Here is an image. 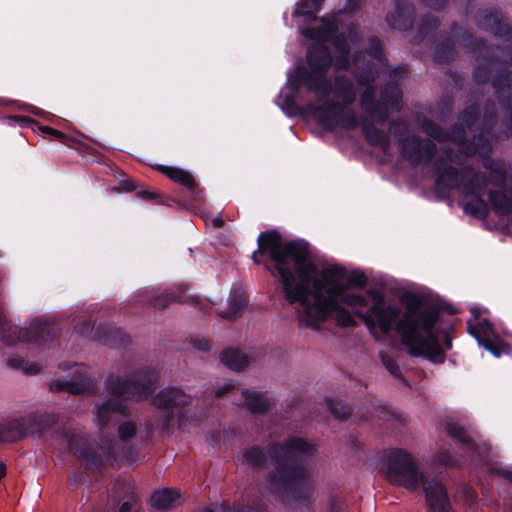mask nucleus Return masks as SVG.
<instances>
[{
    "label": "nucleus",
    "mask_w": 512,
    "mask_h": 512,
    "mask_svg": "<svg viewBox=\"0 0 512 512\" xmlns=\"http://www.w3.org/2000/svg\"><path fill=\"white\" fill-rule=\"evenodd\" d=\"M258 254L272 261L301 326L318 329L329 319L351 326L355 320L349 308H354L375 339H385L395 331L413 356L442 362L451 348L448 334L443 335L445 343L440 342L439 309L419 296L404 295L399 305L378 288L364 291L368 279L362 271L348 272L335 263L316 262L307 243L284 241L276 232L258 237V251L252 255L255 263H259Z\"/></svg>",
    "instance_id": "nucleus-1"
},
{
    "label": "nucleus",
    "mask_w": 512,
    "mask_h": 512,
    "mask_svg": "<svg viewBox=\"0 0 512 512\" xmlns=\"http://www.w3.org/2000/svg\"><path fill=\"white\" fill-rule=\"evenodd\" d=\"M307 61V71L297 68L288 74L286 86L278 97L281 109L290 116L297 112V92L304 84L316 96L315 102L305 108L307 116L313 117L328 129L355 127L357 119L349 109L356 97L353 84L343 78H336L334 83L328 81L327 71L331 65L334 66L332 57L320 56L314 50L308 51Z\"/></svg>",
    "instance_id": "nucleus-2"
},
{
    "label": "nucleus",
    "mask_w": 512,
    "mask_h": 512,
    "mask_svg": "<svg viewBox=\"0 0 512 512\" xmlns=\"http://www.w3.org/2000/svg\"><path fill=\"white\" fill-rule=\"evenodd\" d=\"M319 11L317 0H299L292 13L297 19L300 33L313 40L309 51H317L323 57H332L336 69L348 68L358 60V33L350 26H339L337 16L316 18Z\"/></svg>",
    "instance_id": "nucleus-3"
},
{
    "label": "nucleus",
    "mask_w": 512,
    "mask_h": 512,
    "mask_svg": "<svg viewBox=\"0 0 512 512\" xmlns=\"http://www.w3.org/2000/svg\"><path fill=\"white\" fill-rule=\"evenodd\" d=\"M315 446L300 437H292L283 445H273L270 456L273 461L271 470L260 485L264 494H270L284 504H292L303 483L311 475L310 468L298 463L300 456H310L315 452Z\"/></svg>",
    "instance_id": "nucleus-4"
},
{
    "label": "nucleus",
    "mask_w": 512,
    "mask_h": 512,
    "mask_svg": "<svg viewBox=\"0 0 512 512\" xmlns=\"http://www.w3.org/2000/svg\"><path fill=\"white\" fill-rule=\"evenodd\" d=\"M155 378L156 372L151 368H139L125 379L112 376L107 383L111 398L96 403L93 410V422L99 430L106 429L116 414L124 412L122 400L147 399L153 392Z\"/></svg>",
    "instance_id": "nucleus-5"
},
{
    "label": "nucleus",
    "mask_w": 512,
    "mask_h": 512,
    "mask_svg": "<svg viewBox=\"0 0 512 512\" xmlns=\"http://www.w3.org/2000/svg\"><path fill=\"white\" fill-rule=\"evenodd\" d=\"M458 161L459 157L448 151H445V158L437 159V184L439 187L457 188L466 196H471V200L464 204V210L474 216L483 217L487 213V205L481 198L484 178L469 167L459 174L453 166Z\"/></svg>",
    "instance_id": "nucleus-6"
},
{
    "label": "nucleus",
    "mask_w": 512,
    "mask_h": 512,
    "mask_svg": "<svg viewBox=\"0 0 512 512\" xmlns=\"http://www.w3.org/2000/svg\"><path fill=\"white\" fill-rule=\"evenodd\" d=\"M158 409L157 422L162 429H169L185 419H192L198 414L199 400L177 387H166L152 399Z\"/></svg>",
    "instance_id": "nucleus-7"
},
{
    "label": "nucleus",
    "mask_w": 512,
    "mask_h": 512,
    "mask_svg": "<svg viewBox=\"0 0 512 512\" xmlns=\"http://www.w3.org/2000/svg\"><path fill=\"white\" fill-rule=\"evenodd\" d=\"M57 331V325L49 320H34L29 327L23 329L7 323L0 314V340L8 346L27 342L42 351L56 337Z\"/></svg>",
    "instance_id": "nucleus-8"
},
{
    "label": "nucleus",
    "mask_w": 512,
    "mask_h": 512,
    "mask_svg": "<svg viewBox=\"0 0 512 512\" xmlns=\"http://www.w3.org/2000/svg\"><path fill=\"white\" fill-rule=\"evenodd\" d=\"M384 472L389 482L408 490L418 489L428 477L414 457L402 449H393L386 454Z\"/></svg>",
    "instance_id": "nucleus-9"
},
{
    "label": "nucleus",
    "mask_w": 512,
    "mask_h": 512,
    "mask_svg": "<svg viewBox=\"0 0 512 512\" xmlns=\"http://www.w3.org/2000/svg\"><path fill=\"white\" fill-rule=\"evenodd\" d=\"M63 443L78 457L93 464H113L122 460L119 453L120 447L113 439L102 438L94 449L87 450L83 447L84 439L75 430H64L61 433Z\"/></svg>",
    "instance_id": "nucleus-10"
},
{
    "label": "nucleus",
    "mask_w": 512,
    "mask_h": 512,
    "mask_svg": "<svg viewBox=\"0 0 512 512\" xmlns=\"http://www.w3.org/2000/svg\"><path fill=\"white\" fill-rule=\"evenodd\" d=\"M473 319L468 321V332L494 357H500L502 354H509L511 349L492 328L490 322L481 318L482 310L477 307L471 308Z\"/></svg>",
    "instance_id": "nucleus-11"
},
{
    "label": "nucleus",
    "mask_w": 512,
    "mask_h": 512,
    "mask_svg": "<svg viewBox=\"0 0 512 512\" xmlns=\"http://www.w3.org/2000/svg\"><path fill=\"white\" fill-rule=\"evenodd\" d=\"M59 371L68 374L59 375L50 383L52 391H67L79 394L90 391L94 387V377L90 369L83 364H60Z\"/></svg>",
    "instance_id": "nucleus-12"
},
{
    "label": "nucleus",
    "mask_w": 512,
    "mask_h": 512,
    "mask_svg": "<svg viewBox=\"0 0 512 512\" xmlns=\"http://www.w3.org/2000/svg\"><path fill=\"white\" fill-rule=\"evenodd\" d=\"M364 62H366V66L363 73L357 76V81L360 85L367 86L361 95L360 101L367 111H371L373 108L374 89L369 84L375 79V75L378 74L379 70L385 66L378 41L371 40V50L364 56Z\"/></svg>",
    "instance_id": "nucleus-13"
},
{
    "label": "nucleus",
    "mask_w": 512,
    "mask_h": 512,
    "mask_svg": "<svg viewBox=\"0 0 512 512\" xmlns=\"http://www.w3.org/2000/svg\"><path fill=\"white\" fill-rule=\"evenodd\" d=\"M35 422L33 415H24L9 419L0 424V443L15 442L25 437Z\"/></svg>",
    "instance_id": "nucleus-14"
},
{
    "label": "nucleus",
    "mask_w": 512,
    "mask_h": 512,
    "mask_svg": "<svg viewBox=\"0 0 512 512\" xmlns=\"http://www.w3.org/2000/svg\"><path fill=\"white\" fill-rule=\"evenodd\" d=\"M421 486L424 488L431 512H451L450 501L443 484L439 480L434 478L429 480L428 476Z\"/></svg>",
    "instance_id": "nucleus-15"
},
{
    "label": "nucleus",
    "mask_w": 512,
    "mask_h": 512,
    "mask_svg": "<svg viewBox=\"0 0 512 512\" xmlns=\"http://www.w3.org/2000/svg\"><path fill=\"white\" fill-rule=\"evenodd\" d=\"M434 146L430 141L421 142L418 138L412 137L403 143L404 155L413 163L424 160H432Z\"/></svg>",
    "instance_id": "nucleus-16"
},
{
    "label": "nucleus",
    "mask_w": 512,
    "mask_h": 512,
    "mask_svg": "<svg viewBox=\"0 0 512 512\" xmlns=\"http://www.w3.org/2000/svg\"><path fill=\"white\" fill-rule=\"evenodd\" d=\"M239 396V399H235V402L247 407L253 413H262L272 404L267 395L252 390H241Z\"/></svg>",
    "instance_id": "nucleus-17"
},
{
    "label": "nucleus",
    "mask_w": 512,
    "mask_h": 512,
    "mask_svg": "<svg viewBox=\"0 0 512 512\" xmlns=\"http://www.w3.org/2000/svg\"><path fill=\"white\" fill-rule=\"evenodd\" d=\"M150 502L155 509H171L180 502V494L177 490L172 489L159 490L152 494Z\"/></svg>",
    "instance_id": "nucleus-18"
},
{
    "label": "nucleus",
    "mask_w": 512,
    "mask_h": 512,
    "mask_svg": "<svg viewBox=\"0 0 512 512\" xmlns=\"http://www.w3.org/2000/svg\"><path fill=\"white\" fill-rule=\"evenodd\" d=\"M446 431L448 435L457 440L464 447H467L469 451L475 452L479 456H483L486 451V447L478 446L475 441L458 425L450 423L446 426Z\"/></svg>",
    "instance_id": "nucleus-19"
},
{
    "label": "nucleus",
    "mask_w": 512,
    "mask_h": 512,
    "mask_svg": "<svg viewBox=\"0 0 512 512\" xmlns=\"http://www.w3.org/2000/svg\"><path fill=\"white\" fill-rule=\"evenodd\" d=\"M221 362L231 370L241 371L248 367L249 359L238 349L229 348L221 353Z\"/></svg>",
    "instance_id": "nucleus-20"
},
{
    "label": "nucleus",
    "mask_w": 512,
    "mask_h": 512,
    "mask_svg": "<svg viewBox=\"0 0 512 512\" xmlns=\"http://www.w3.org/2000/svg\"><path fill=\"white\" fill-rule=\"evenodd\" d=\"M388 24L398 30H405L411 26V12L408 5H400L387 16Z\"/></svg>",
    "instance_id": "nucleus-21"
},
{
    "label": "nucleus",
    "mask_w": 512,
    "mask_h": 512,
    "mask_svg": "<svg viewBox=\"0 0 512 512\" xmlns=\"http://www.w3.org/2000/svg\"><path fill=\"white\" fill-rule=\"evenodd\" d=\"M6 365L13 370L20 371L27 375H34L42 369V364L26 361L22 357L16 355H9L6 358Z\"/></svg>",
    "instance_id": "nucleus-22"
},
{
    "label": "nucleus",
    "mask_w": 512,
    "mask_h": 512,
    "mask_svg": "<svg viewBox=\"0 0 512 512\" xmlns=\"http://www.w3.org/2000/svg\"><path fill=\"white\" fill-rule=\"evenodd\" d=\"M244 304L245 299L243 295H234L225 306L219 308L218 314L225 319H235L241 314Z\"/></svg>",
    "instance_id": "nucleus-23"
},
{
    "label": "nucleus",
    "mask_w": 512,
    "mask_h": 512,
    "mask_svg": "<svg viewBox=\"0 0 512 512\" xmlns=\"http://www.w3.org/2000/svg\"><path fill=\"white\" fill-rule=\"evenodd\" d=\"M157 169L175 182L189 188L193 186L194 179L188 171L170 166H158Z\"/></svg>",
    "instance_id": "nucleus-24"
},
{
    "label": "nucleus",
    "mask_w": 512,
    "mask_h": 512,
    "mask_svg": "<svg viewBox=\"0 0 512 512\" xmlns=\"http://www.w3.org/2000/svg\"><path fill=\"white\" fill-rule=\"evenodd\" d=\"M137 432V426L134 422L126 420L118 426V436L121 441H128L132 439Z\"/></svg>",
    "instance_id": "nucleus-25"
},
{
    "label": "nucleus",
    "mask_w": 512,
    "mask_h": 512,
    "mask_svg": "<svg viewBox=\"0 0 512 512\" xmlns=\"http://www.w3.org/2000/svg\"><path fill=\"white\" fill-rule=\"evenodd\" d=\"M264 454L258 448H251L247 450L244 454V461L253 466H258L264 461Z\"/></svg>",
    "instance_id": "nucleus-26"
},
{
    "label": "nucleus",
    "mask_w": 512,
    "mask_h": 512,
    "mask_svg": "<svg viewBox=\"0 0 512 512\" xmlns=\"http://www.w3.org/2000/svg\"><path fill=\"white\" fill-rule=\"evenodd\" d=\"M329 407L333 415L338 419H345L350 414L349 408L341 403H330Z\"/></svg>",
    "instance_id": "nucleus-27"
},
{
    "label": "nucleus",
    "mask_w": 512,
    "mask_h": 512,
    "mask_svg": "<svg viewBox=\"0 0 512 512\" xmlns=\"http://www.w3.org/2000/svg\"><path fill=\"white\" fill-rule=\"evenodd\" d=\"M424 130L427 135L431 136L434 139L442 140L444 138L441 129L433 123H427L424 126Z\"/></svg>",
    "instance_id": "nucleus-28"
},
{
    "label": "nucleus",
    "mask_w": 512,
    "mask_h": 512,
    "mask_svg": "<svg viewBox=\"0 0 512 512\" xmlns=\"http://www.w3.org/2000/svg\"><path fill=\"white\" fill-rule=\"evenodd\" d=\"M436 461L446 466H452L457 463V461L452 459L448 451H441L440 453H438L436 456Z\"/></svg>",
    "instance_id": "nucleus-29"
},
{
    "label": "nucleus",
    "mask_w": 512,
    "mask_h": 512,
    "mask_svg": "<svg viewBox=\"0 0 512 512\" xmlns=\"http://www.w3.org/2000/svg\"><path fill=\"white\" fill-rule=\"evenodd\" d=\"M228 391H232L234 395H238V394L240 395V392H241V390L240 389H236L232 383H226L224 385L218 386L215 389V394L217 396H221V395L225 394Z\"/></svg>",
    "instance_id": "nucleus-30"
},
{
    "label": "nucleus",
    "mask_w": 512,
    "mask_h": 512,
    "mask_svg": "<svg viewBox=\"0 0 512 512\" xmlns=\"http://www.w3.org/2000/svg\"><path fill=\"white\" fill-rule=\"evenodd\" d=\"M381 359H382L383 364L386 366V368L392 374L397 375L399 373V369H398L397 365L394 363V361L390 357H388L386 355H382Z\"/></svg>",
    "instance_id": "nucleus-31"
},
{
    "label": "nucleus",
    "mask_w": 512,
    "mask_h": 512,
    "mask_svg": "<svg viewBox=\"0 0 512 512\" xmlns=\"http://www.w3.org/2000/svg\"><path fill=\"white\" fill-rule=\"evenodd\" d=\"M492 472L502 476L504 479L512 483V469L509 467L493 468Z\"/></svg>",
    "instance_id": "nucleus-32"
},
{
    "label": "nucleus",
    "mask_w": 512,
    "mask_h": 512,
    "mask_svg": "<svg viewBox=\"0 0 512 512\" xmlns=\"http://www.w3.org/2000/svg\"><path fill=\"white\" fill-rule=\"evenodd\" d=\"M78 333L82 335H88L92 331V324L89 321H85L76 326Z\"/></svg>",
    "instance_id": "nucleus-33"
},
{
    "label": "nucleus",
    "mask_w": 512,
    "mask_h": 512,
    "mask_svg": "<svg viewBox=\"0 0 512 512\" xmlns=\"http://www.w3.org/2000/svg\"><path fill=\"white\" fill-rule=\"evenodd\" d=\"M120 512H139V507L135 501L125 502L121 506Z\"/></svg>",
    "instance_id": "nucleus-34"
},
{
    "label": "nucleus",
    "mask_w": 512,
    "mask_h": 512,
    "mask_svg": "<svg viewBox=\"0 0 512 512\" xmlns=\"http://www.w3.org/2000/svg\"><path fill=\"white\" fill-rule=\"evenodd\" d=\"M40 129L43 132L48 133V134H50V135H52V136H54V137H56L58 139H64V137H65L62 132H60L58 130H55V129H53L51 127H48V126H43Z\"/></svg>",
    "instance_id": "nucleus-35"
},
{
    "label": "nucleus",
    "mask_w": 512,
    "mask_h": 512,
    "mask_svg": "<svg viewBox=\"0 0 512 512\" xmlns=\"http://www.w3.org/2000/svg\"><path fill=\"white\" fill-rule=\"evenodd\" d=\"M193 343H194L195 348H197L198 350H201V351L209 350V343L205 339L195 340Z\"/></svg>",
    "instance_id": "nucleus-36"
},
{
    "label": "nucleus",
    "mask_w": 512,
    "mask_h": 512,
    "mask_svg": "<svg viewBox=\"0 0 512 512\" xmlns=\"http://www.w3.org/2000/svg\"><path fill=\"white\" fill-rule=\"evenodd\" d=\"M393 97H394V99L391 100V101L386 100L385 97H383V100H384L386 105H389V106H391L394 109H399V106H398V91L393 92Z\"/></svg>",
    "instance_id": "nucleus-37"
},
{
    "label": "nucleus",
    "mask_w": 512,
    "mask_h": 512,
    "mask_svg": "<svg viewBox=\"0 0 512 512\" xmlns=\"http://www.w3.org/2000/svg\"><path fill=\"white\" fill-rule=\"evenodd\" d=\"M427 5L433 8H439L442 6L444 0H423Z\"/></svg>",
    "instance_id": "nucleus-38"
},
{
    "label": "nucleus",
    "mask_w": 512,
    "mask_h": 512,
    "mask_svg": "<svg viewBox=\"0 0 512 512\" xmlns=\"http://www.w3.org/2000/svg\"><path fill=\"white\" fill-rule=\"evenodd\" d=\"M463 493H464L466 501H472L474 499V497H475L474 491H472L469 488H465Z\"/></svg>",
    "instance_id": "nucleus-39"
},
{
    "label": "nucleus",
    "mask_w": 512,
    "mask_h": 512,
    "mask_svg": "<svg viewBox=\"0 0 512 512\" xmlns=\"http://www.w3.org/2000/svg\"><path fill=\"white\" fill-rule=\"evenodd\" d=\"M213 224L216 226V227H221L223 226L224 222L223 220L220 218V217H215L213 219Z\"/></svg>",
    "instance_id": "nucleus-40"
},
{
    "label": "nucleus",
    "mask_w": 512,
    "mask_h": 512,
    "mask_svg": "<svg viewBox=\"0 0 512 512\" xmlns=\"http://www.w3.org/2000/svg\"><path fill=\"white\" fill-rule=\"evenodd\" d=\"M155 305L160 308H164L167 305L166 301L156 300Z\"/></svg>",
    "instance_id": "nucleus-41"
},
{
    "label": "nucleus",
    "mask_w": 512,
    "mask_h": 512,
    "mask_svg": "<svg viewBox=\"0 0 512 512\" xmlns=\"http://www.w3.org/2000/svg\"><path fill=\"white\" fill-rule=\"evenodd\" d=\"M5 471H6L5 465L0 463V480L5 475Z\"/></svg>",
    "instance_id": "nucleus-42"
},
{
    "label": "nucleus",
    "mask_w": 512,
    "mask_h": 512,
    "mask_svg": "<svg viewBox=\"0 0 512 512\" xmlns=\"http://www.w3.org/2000/svg\"><path fill=\"white\" fill-rule=\"evenodd\" d=\"M389 419H395V420H397V421H398V420H399V421L401 420V419H400V417H398V416H397V415H395V414H389Z\"/></svg>",
    "instance_id": "nucleus-43"
},
{
    "label": "nucleus",
    "mask_w": 512,
    "mask_h": 512,
    "mask_svg": "<svg viewBox=\"0 0 512 512\" xmlns=\"http://www.w3.org/2000/svg\"><path fill=\"white\" fill-rule=\"evenodd\" d=\"M476 152H477V150H476V149H472V150L467 151L466 153H467V154H474V153H476Z\"/></svg>",
    "instance_id": "nucleus-44"
},
{
    "label": "nucleus",
    "mask_w": 512,
    "mask_h": 512,
    "mask_svg": "<svg viewBox=\"0 0 512 512\" xmlns=\"http://www.w3.org/2000/svg\"><path fill=\"white\" fill-rule=\"evenodd\" d=\"M203 512H213V511H211L209 509H205Z\"/></svg>",
    "instance_id": "nucleus-45"
}]
</instances>
